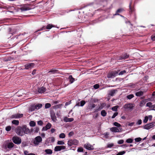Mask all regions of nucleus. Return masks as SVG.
Returning a JSON list of instances; mask_svg holds the SVG:
<instances>
[{
	"label": "nucleus",
	"mask_w": 155,
	"mask_h": 155,
	"mask_svg": "<svg viewBox=\"0 0 155 155\" xmlns=\"http://www.w3.org/2000/svg\"><path fill=\"white\" fill-rule=\"evenodd\" d=\"M24 131L23 126L22 127H18L16 130V133L18 135L20 136H22L24 135Z\"/></svg>",
	"instance_id": "obj_1"
},
{
	"label": "nucleus",
	"mask_w": 155,
	"mask_h": 155,
	"mask_svg": "<svg viewBox=\"0 0 155 155\" xmlns=\"http://www.w3.org/2000/svg\"><path fill=\"white\" fill-rule=\"evenodd\" d=\"M118 71H115L110 72L107 75L108 78H113L118 74Z\"/></svg>",
	"instance_id": "obj_2"
},
{
	"label": "nucleus",
	"mask_w": 155,
	"mask_h": 155,
	"mask_svg": "<svg viewBox=\"0 0 155 155\" xmlns=\"http://www.w3.org/2000/svg\"><path fill=\"white\" fill-rule=\"evenodd\" d=\"M134 107V105L132 103H128L125 104L123 108L126 110H132Z\"/></svg>",
	"instance_id": "obj_3"
},
{
	"label": "nucleus",
	"mask_w": 155,
	"mask_h": 155,
	"mask_svg": "<svg viewBox=\"0 0 155 155\" xmlns=\"http://www.w3.org/2000/svg\"><path fill=\"white\" fill-rule=\"evenodd\" d=\"M78 143V141L76 139H71L68 141V145L71 146L73 145H77Z\"/></svg>",
	"instance_id": "obj_4"
},
{
	"label": "nucleus",
	"mask_w": 155,
	"mask_h": 155,
	"mask_svg": "<svg viewBox=\"0 0 155 155\" xmlns=\"http://www.w3.org/2000/svg\"><path fill=\"white\" fill-rule=\"evenodd\" d=\"M42 141V139L40 136H38L35 138L33 143L36 145H38Z\"/></svg>",
	"instance_id": "obj_5"
},
{
	"label": "nucleus",
	"mask_w": 155,
	"mask_h": 155,
	"mask_svg": "<svg viewBox=\"0 0 155 155\" xmlns=\"http://www.w3.org/2000/svg\"><path fill=\"white\" fill-rule=\"evenodd\" d=\"M13 142L15 144H18L21 143V139L17 136H14L12 138Z\"/></svg>",
	"instance_id": "obj_6"
},
{
	"label": "nucleus",
	"mask_w": 155,
	"mask_h": 155,
	"mask_svg": "<svg viewBox=\"0 0 155 155\" xmlns=\"http://www.w3.org/2000/svg\"><path fill=\"white\" fill-rule=\"evenodd\" d=\"M155 126V122H153L150 123L146 124L143 126L144 129L149 130Z\"/></svg>",
	"instance_id": "obj_7"
},
{
	"label": "nucleus",
	"mask_w": 155,
	"mask_h": 155,
	"mask_svg": "<svg viewBox=\"0 0 155 155\" xmlns=\"http://www.w3.org/2000/svg\"><path fill=\"white\" fill-rule=\"evenodd\" d=\"M46 91V88L44 87H38V91H35L36 94H38L39 93L42 94L45 92Z\"/></svg>",
	"instance_id": "obj_8"
},
{
	"label": "nucleus",
	"mask_w": 155,
	"mask_h": 155,
	"mask_svg": "<svg viewBox=\"0 0 155 155\" xmlns=\"http://www.w3.org/2000/svg\"><path fill=\"white\" fill-rule=\"evenodd\" d=\"M110 130L114 132H119L122 131V128L120 127H112L110 129Z\"/></svg>",
	"instance_id": "obj_9"
},
{
	"label": "nucleus",
	"mask_w": 155,
	"mask_h": 155,
	"mask_svg": "<svg viewBox=\"0 0 155 155\" xmlns=\"http://www.w3.org/2000/svg\"><path fill=\"white\" fill-rule=\"evenodd\" d=\"M66 149V147L64 146H56L54 148V150L55 151H58L61 150H64Z\"/></svg>",
	"instance_id": "obj_10"
},
{
	"label": "nucleus",
	"mask_w": 155,
	"mask_h": 155,
	"mask_svg": "<svg viewBox=\"0 0 155 155\" xmlns=\"http://www.w3.org/2000/svg\"><path fill=\"white\" fill-rule=\"evenodd\" d=\"M23 116V114H16L11 116L10 117V118L11 119L19 118L22 117Z\"/></svg>",
	"instance_id": "obj_11"
},
{
	"label": "nucleus",
	"mask_w": 155,
	"mask_h": 155,
	"mask_svg": "<svg viewBox=\"0 0 155 155\" xmlns=\"http://www.w3.org/2000/svg\"><path fill=\"white\" fill-rule=\"evenodd\" d=\"M35 64L32 63H28L26 64L25 66V69L28 70L34 68Z\"/></svg>",
	"instance_id": "obj_12"
},
{
	"label": "nucleus",
	"mask_w": 155,
	"mask_h": 155,
	"mask_svg": "<svg viewBox=\"0 0 155 155\" xmlns=\"http://www.w3.org/2000/svg\"><path fill=\"white\" fill-rule=\"evenodd\" d=\"M106 106V104L104 103H103L101 104V106L95 109L94 112H97L98 111L102 109L104 107Z\"/></svg>",
	"instance_id": "obj_13"
},
{
	"label": "nucleus",
	"mask_w": 155,
	"mask_h": 155,
	"mask_svg": "<svg viewBox=\"0 0 155 155\" xmlns=\"http://www.w3.org/2000/svg\"><path fill=\"white\" fill-rule=\"evenodd\" d=\"M23 129L24 130V133L26 134H30V131L28 128L27 127L26 125L23 126Z\"/></svg>",
	"instance_id": "obj_14"
},
{
	"label": "nucleus",
	"mask_w": 155,
	"mask_h": 155,
	"mask_svg": "<svg viewBox=\"0 0 155 155\" xmlns=\"http://www.w3.org/2000/svg\"><path fill=\"white\" fill-rule=\"evenodd\" d=\"M84 147L85 148L89 150H92L94 149L93 146L89 143L84 144Z\"/></svg>",
	"instance_id": "obj_15"
},
{
	"label": "nucleus",
	"mask_w": 155,
	"mask_h": 155,
	"mask_svg": "<svg viewBox=\"0 0 155 155\" xmlns=\"http://www.w3.org/2000/svg\"><path fill=\"white\" fill-rule=\"evenodd\" d=\"M53 27H54V25H52L51 24H49L47 25L46 28H45V27L44 26L43 27H42V28H41L40 30H38L37 31H41V30H43V29H51Z\"/></svg>",
	"instance_id": "obj_16"
},
{
	"label": "nucleus",
	"mask_w": 155,
	"mask_h": 155,
	"mask_svg": "<svg viewBox=\"0 0 155 155\" xmlns=\"http://www.w3.org/2000/svg\"><path fill=\"white\" fill-rule=\"evenodd\" d=\"M19 9L21 10V12H23L30 10L31 9V8L25 5L24 6L21 7Z\"/></svg>",
	"instance_id": "obj_17"
},
{
	"label": "nucleus",
	"mask_w": 155,
	"mask_h": 155,
	"mask_svg": "<svg viewBox=\"0 0 155 155\" xmlns=\"http://www.w3.org/2000/svg\"><path fill=\"white\" fill-rule=\"evenodd\" d=\"M146 91H140L137 92L136 93L135 95L137 97H140L143 95L144 93L146 92Z\"/></svg>",
	"instance_id": "obj_18"
},
{
	"label": "nucleus",
	"mask_w": 155,
	"mask_h": 155,
	"mask_svg": "<svg viewBox=\"0 0 155 155\" xmlns=\"http://www.w3.org/2000/svg\"><path fill=\"white\" fill-rule=\"evenodd\" d=\"M51 124L50 123H48L45 127H44L42 129V130H47L51 128Z\"/></svg>",
	"instance_id": "obj_19"
},
{
	"label": "nucleus",
	"mask_w": 155,
	"mask_h": 155,
	"mask_svg": "<svg viewBox=\"0 0 155 155\" xmlns=\"http://www.w3.org/2000/svg\"><path fill=\"white\" fill-rule=\"evenodd\" d=\"M129 56V55L127 54V53H125L120 57L119 60H121L126 59L128 58Z\"/></svg>",
	"instance_id": "obj_20"
},
{
	"label": "nucleus",
	"mask_w": 155,
	"mask_h": 155,
	"mask_svg": "<svg viewBox=\"0 0 155 155\" xmlns=\"http://www.w3.org/2000/svg\"><path fill=\"white\" fill-rule=\"evenodd\" d=\"M64 120L66 122H71L74 120V119L72 118H68L67 117H65L64 118Z\"/></svg>",
	"instance_id": "obj_21"
},
{
	"label": "nucleus",
	"mask_w": 155,
	"mask_h": 155,
	"mask_svg": "<svg viewBox=\"0 0 155 155\" xmlns=\"http://www.w3.org/2000/svg\"><path fill=\"white\" fill-rule=\"evenodd\" d=\"M51 117L52 120L53 121L55 122L57 120L56 117L55 116V114L54 113L51 114Z\"/></svg>",
	"instance_id": "obj_22"
},
{
	"label": "nucleus",
	"mask_w": 155,
	"mask_h": 155,
	"mask_svg": "<svg viewBox=\"0 0 155 155\" xmlns=\"http://www.w3.org/2000/svg\"><path fill=\"white\" fill-rule=\"evenodd\" d=\"M117 91V90H112L109 91V95L111 96H113L114 95L115 92Z\"/></svg>",
	"instance_id": "obj_23"
},
{
	"label": "nucleus",
	"mask_w": 155,
	"mask_h": 155,
	"mask_svg": "<svg viewBox=\"0 0 155 155\" xmlns=\"http://www.w3.org/2000/svg\"><path fill=\"white\" fill-rule=\"evenodd\" d=\"M68 79L70 83H73L75 81V79L74 78L72 75H71L69 76Z\"/></svg>",
	"instance_id": "obj_24"
},
{
	"label": "nucleus",
	"mask_w": 155,
	"mask_h": 155,
	"mask_svg": "<svg viewBox=\"0 0 155 155\" xmlns=\"http://www.w3.org/2000/svg\"><path fill=\"white\" fill-rule=\"evenodd\" d=\"M45 152L48 154H51L52 153V151L50 149H46Z\"/></svg>",
	"instance_id": "obj_25"
},
{
	"label": "nucleus",
	"mask_w": 155,
	"mask_h": 155,
	"mask_svg": "<svg viewBox=\"0 0 155 155\" xmlns=\"http://www.w3.org/2000/svg\"><path fill=\"white\" fill-rule=\"evenodd\" d=\"M147 99H144L142 101H141L140 104V107H142L144 105V104H145L146 102H147Z\"/></svg>",
	"instance_id": "obj_26"
},
{
	"label": "nucleus",
	"mask_w": 155,
	"mask_h": 155,
	"mask_svg": "<svg viewBox=\"0 0 155 155\" xmlns=\"http://www.w3.org/2000/svg\"><path fill=\"white\" fill-rule=\"evenodd\" d=\"M14 145V143L12 142L9 143L8 144L7 147L9 149H11L12 148Z\"/></svg>",
	"instance_id": "obj_27"
},
{
	"label": "nucleus",
	"mask_w": 155,
	"mask_h": 155,
	"mask_svg": "<svg viewBox=\"0 0 155 155\" xmlns=\"http://www.w3.org/2000/svg\"><path fill=\"white\" fill-rule=\"evenodd\" d=\"M29 125L31 127H34L35 126L36 123L33 121H31L29 122Z\"/></svg>",
	"instance_id": "obj_28"
},
{
	"label": "nucleus",
	"mask_w": 155,
	"mask_h": 155,
	"mask_svg": "<svg viewBox=\"0 0 155 155\" xmlns=\"http://www.w3.org/2000/svg\"><path fill=\"white\" fill-rule=\"evenodd\" d=\"M35 109H36V108L35 106H31L29 108V111H34Z\"/></svg>",
	"instance_id": "obj_29"
},
{
	"label": "nucleus",
	"mask_w": 155,
	"mask_h": 155,
	"mask_svg": "<svg viewBox=\"0 0 155 155\" xmlns=\"http://www.w3.org/2000/svg\"><path fill=\"white\" fill-rule=\"evenodd\" d=\"M12 123L16 125H18L19 124V121L18 120H13L12 121Z\"/></svg>",
	"instance_id": "obj_30"
},
{
	"label": "nucleus",
	"mask_w": 155,
	"mask_h": 155,
	"mask_svg": "<svg viewBox=\"0 0 155 155\" xmlns=\"http://www.w3.org/2000/svg\"><path fill=\"white\" fill-rule=\"evenodd\" d=\"M49 139V141H50V143H54L55 141V138L54 137H51L48 138V140Z\"/></svg>",
	"instance_id": "obj_31"
},
{
	"label": "nucleus",
	"mask_w": 155,
	"mask_h": 155,
	"mask_svg": "<svg viewBox=\"0 0 155 155\" xmlns=\"http://www.w3.org/2000/svg\"><path fill=\"white\" fill-rule=\"evenodd\" d=\"M96 106V105L94 104H90L89 105V108L90 109L92 110Z\"/></svg>",
	"instance_id": "obj_32"
},
{
	"label": "nucleus",
	"mask_w": 155,
	"mask_h": 155,
	"mask_svg": "<svg viewBox=\"0 0 155 155\" xmlns=\"http://www.w3.org/2000/svg\"><path fill=\"white\" fill-rule=\"evenodd\" d=\"M101 114L103 117H105L106 116L107 113L105 110H102L101 112Z\"/></svg>",
	"instance_id": "obj_33"
},
{
	"label": "nucleus",
	"mask_w": 155,
	"mask_h": 155,
	"mask_svg": "<svg viewBox=\"0 0 155 155\" xmlns=\"http://www.w3.org/2000/svg\"><path fill=\"white\" fill-rule=\"evenodd\" d=\"M36 109L38 110L42 107V105L41 104H38L35 105Z\"/></svg>",
	"instance_id": "obj_34"
},
{
	"label": "nucleus",
	"mask_w": 155,
	"mask_h": 155,
	"mask_svg": "<svg viewBox=\"0 0 155 155\" xmlns=\"http://www.w3.org/2000/svg\"><path fill=\"white\" fill-rule=\"evenodd\" d=\"M58 70H56L54 69H52L51 70H50L48 73H57L58 71Z\"/></svg>",
	"instance_id": "obj_35"
},
{
	"label": "nucleus",
	"mask_w": 155,
	"mask_h": 155,
	"mask_svg": "<svg viewBox=\"0 0 155 155\" xmlns=\"http://www.w3.org/2000/svg\"><path fill=\"white\" fill-rule=\"evenodd\" d=\"M134 97L133 94H130L127 96V98L128 99H131Z\"/></svg>",
	"instance_id": "obj_36"
},
{
	"label": "nucleus",
	"mask_w": 155,
	"mask_h": 155,
	"mask_svg": "<svg viewBox=\"0 0 155 155\" xmlns=\"http://www.w3.org/2000/svg\"><path fill=\"white\" fill-rule=\"evenodd\" d=\"M152 105V103L150 102H148L146 104V106L149 107L150 108L151 110V107Z\"/></svg>",
	"instance_id": "obj_37"
},
{
	"label": "nucleus",
	"mask_w": 155,
	"mask_h": 155,
	"mask_svg": "<svg viewBox=\"0 0 155 155\" xmlns=\"http://www.w3.org/2000/svg\"><path fill=\"white\" fill-rule=\"evenodd\" d=\"M51 106L50 104L49 103H47L45 104V107L46 109L50 107Z\"/></svg>",
	"instance_id": "obj_38"
},
{
	"label": "nucleus",
	"mask_w": 155,
	"mask_h": 155,
	"mask_svg": "<svg viewBox=\"0 0 155 155\" xmlns=\"http://www.w3.org/2000/svg\"><path fill=\"white\" fill-rule=\"evenodd\" d=\"M118 107V106L117 105L114 106L111 109L114 111H117V108Z\"/></svg>",
	"instance_id": "obj_39"
},
{
	"label": "nucleus",
	"mask_w": 155,
	"mask_h": 155,
	"mask_svg": "<svg viewBox=\"0 0 155 155\" xmlns=\"http://www.w3.org/2000/svg\"><path fill=\"white\" fill-rule=\"evenodd\" d=\"M133 140L131 138H128L126 140V142L127 143H131L133 141Z\"/></svg>",
	"instance_id": "obj_40"
},
{
	"label": "nucleus",
	"mask_w": 155,
	"mask_h": 155,
	"mask_svg": "<svg viewBox=\"0 0 155 155\" xmlns=\"http://www.w3.org/2000/svg\"><path fill=\"white\" fill-rule=\"evenodd\" d=\"M113 124L114 126L117 127H120L121 126V125L117 122H115L113 123Z\"/></svg>",
	"instance_id": "obj_41"
},
{
	"label": "nucleus",
	"mask_w": 155,
	"mask_h": 155,
	"mask_svg": "<svg viewBox=\"0 0 155 155\" xmlns=\"http://www.w3.org/2000/svg\"><path fill=\"white\" fill-rule=\"evenodd\" d=\"M65 136L64 133L61 134L59 136V137L61 138H64L65 137Z\"/></svg>",
	"instance_id": "obj_42"
},
{
	"label": "nucleus",
	"mask_w": 155,
	"mask_h": 155,
	"mask_svg": "<svg viewBox=\"0 0 155 155\" xmlns=\"http://www.w3.org/2000/svg\"><path fill=\"white\" fill-rule=\"evenodd\" d=\"M84 150L83 148L82 147H79L77 150V152H83Z\"/></svg>",
	"instance_id": "obj_43"
},
{
	"label": "nucleus",
	"mask_w": 155,
	"mask_h": 155,
	"mask_svg": "<svg viewBox=\"0 0 155 155\" xmlns=\"http://www.w3.org/2000/svg\"><path fill=\"white\" fill-rule=\"evenodd\" d=\"M148 117L147 116H145L144 119L143 120V122L145 123H147L148 120Z\"/></svg>",
	"instance_id": "obj_44"
},
{
	"label": "nucleus",
	"mask_w": 155,
	"mask_h": 155,
	"mask_svg": "<svg viewBox=\"0 0 155 155\" xmlns=\"http://www.w3.org/2000/svg\"><path fill=\"white\" fill-rule=\"evenodd\" d=\"M125 151H121L118 153L116 155H123L125 153Z\"/></svg>",
	"instance_id": "obj_45"
},
{
	"label": "nucleus",
	"mask_w": 155,
	"mask_h": 155,
	"mask_svg": "<svg viewBox=\"0 0 155 155\" xmlns=\"http://www.w3.org/2000/svg\"><path fill=\"white\" fill-rule=\"evenodd\" d=\"M86 102L82 100L80 102V106L82 107L85 104Z\"/></svg>",
	"instance_id": "obj_46"
},
{
	"label": "nucleus",
	"mask_w": 155,
	"mask_h": 155,
	"mask_svg": "<svg viewBox=\"0 0 155 155\" xmlns=\"http://www.w3.org/2000/svg\"><path fill=\"white\" fill-rule=\"evenodd\" d=\"M64 143L63 141H58L57 142V144L58 145H63Z\"/></svg>",
	"instance_id": "obj_47"
},
{
	"label": "nucleus",
	"mask_w": 155,
	"mask_h": 155,
	"mask_svg": "<svg viewBox=\"0 0 155 155\" xmlns=\"http://www.w3.org/2000/svg\"><path fill=\"white\" fill-rule=\"evenodd\" d=\"M114 146V144L113 143H109L108 144L107 146V148H111Z\"/></svg>",
	"instance_id": "obj_48"
},
{
	"label": "nucleus",
	"mask_w": 155,
	"mask_h": 155,
	"mask_svg": "<svg viewBox=\"0 0 155 155\" xmlns=\"http://www.w3.org/2000/svg\"><path fill=\"white\" fill-rule=\"evenodd\" d=\"M11 127L10 126H7L6 127L5 130L7 131H9L11 130Z\"/></svg>",
	"instance_id": "obj_49"
},
{
	"label": "nucleus",
	"mask_w": 155,
	"mask_h": 155,
	"mask_svg": "<svg viewBox=\"0 0 155 155\" xmlns=\"http://www.w3.org/2000/svg\"><path fill=\"white\" fill-rule=\"evenodd\" d=\"M132 3V2H130L129 4V7L130 12H132L133 11V9L131 7V5Z\"/></svg>",
	"instance_id": "obj_50"
},
{
	"label": "nucleus",
	"mask_w": 155,
	"mask_h": 155,
	"mask_svg": "<svg viewBox=\"0 0 155 155\" xmlns=\"http://www.w3.org/2000/svg\"><path fill=\"white\" fill-rule=\"evenodd\" d=\"M62 105V104H58L54 106V108H58L61 107Z\"/></svg>",
	"instance_id": "obj_51"
},
{
	"label": "nucleus",
	"mask_w": 155,
	"mask_h": 155,
	"mask_svg": "<svg viewBox=\"0 0 155 155\" xmlns=\"http://www.w3.org/2000/svg\"><path fill=\"white\" fill-rule=\"evenodd\" d=\"M126 71L125 70H123L120 71L118 74L119 75H122L124 73H126Z\"/></svg>",
	"instance_id": "obj_52"
},
{
	"label": "nucleus",
	"mask_w": 155,
	"mask_h": 155,
	"mask_svg": "<svg viewBox=\"0 0 155 155\" xmlns=\"http://www.w3.org/2000/svg\"><path fill=\"white\" fill-rule=\"evenodd\" d=\"M135 140L136 142H139L141 140V138L140 137L137 138H135Z\"/></svg>",
	"instance_id": "obj_53"
},
{
	"label": "nucleus",
	"mask_w": 155,
	"mask_h": 155,
	"mask_svg": "<svg viewBox=\"0 0 155 155\" xmlns=\"http://www.w3.org/2000/svg\"><path fill=\"white\" fill-rule=\"evenodd\" d=\"M142 123V120L140 119L138 120L136 123L137 125H140Z\"/></svg>",
	"instance_id": "obj_54"
},
{
	"label": "nucleus",
	"mask_w": 155,
	"mask_h": 155,
	"mask_svg": "<svg viewBox=\"0 0 155 155\" xmlns=\"http://www.w3.org/2000/svg\"><path fill=\"white\" fill-rule=\"evenodd\" d=\"M109 134V132H106L104 134V135L105 137L106 138H108L109 137L108 135Z\"/></svg>",
	"instance_id": "obj_55"
},
{
	"label": "nucleus",
	"mask_w": 155,
	"mask_h": 155,
	"mask_svg": "<svg viewBox=\"0 0 155 155\" xmlns=\"http://www.w3.org/2000/svg\"><path fill=\"white\" fill-rule=\"evenodd\" d=\"M151 38L153 41H155V34L152 35L151 36Z\"/></svg>",
	"instance_id": "obj_56"
},
{
	"label": "nucleus",
	"mask_w": 155,
	"mask_h": 155,
	"mask_svg": "<svg viewBox=\"0 0 155 155\" xmlns=\"http://www.w3.org/2000/svg\"><path fill=\"white\" fill-rule=\"evenodd\" d=\"M37 124L38 125L42 126L43 124V122L41 120L38 121Z\"/></svg>",
	"instance_id": "obj_57"
},
{
	"label": "nucleus",
	"mask_w": 155,
	"mask_h": 155,
	"mask_svg": "<svg viewBox=\"0 0 155 155\" xmlns=\"http://www.w3.org/2000/svg\"><path fill=\"white\" fill-rule=\"evenodd\" d=\"M118 113L117 112H115L114 113L112 117V118H114L117 116V115Z\"/></svg>",
	"instance_id": "obj_58"
},
{
	"label": "nucleus",
	"mask_w": 155,
	"mask_h": 155,
	"mask_svg": "<svg viewBox=\"0 0 155 155\" xmlns=\"http://www.w3.org/2000/svg\"><path fill=\"white\" fill-rule=\"evenodd\" d=\"M99 87V86L97 84H95L94 85V87L95 89H97Z\"/></svg>",
	"instance_id": "obj_59"
},
{
	"label": "nucleus",
	"mask_w": 155,
	"mask_h": 155,
	"mask_svg": "<svg viewBox=\"0 0 155 155\" xmlns=\"http://www.w3.org/2000/svg\"><path fill=\"white\" fill-rule=\"evenodd\" d=\"M35 132L36 133H37L39 131V128L38 127H36L35 128Z\"/></svg>",
	"instance_id": "obj_60"
},
{
	"label": "nucleus",
	"mask_w": 155,
	"mask_h": 155,
	"mask_svg": "<svg viewBox=\"0 0 155 155\" xmlns=\"http://www.w3.org/2000/svg\"><path fill=\"white\" fill-rule=\"evenodd\" d=\"M124 140H119L118 142V143L119 144H122L123 143Z\"/></svg>",
	"instance_id": "obj_61"
},
{
	"label": "nucleus",
	"mask_w": 155,
	"mask_h": 155,
	"mask_svg": "<svg viewBox=\"0 0 155 155\" xmlns=\"http://www.w3.org/2000/svg\"><path fill=\"white\" fill-rule=\"evenodd\" d=\"M56 130L54 128H51V133H53L55 132Z\"/></svg>",
	"instance_id": "obj_62"
},
{
	"label": "nucleus",
	"mask_w": 155,
	"mask_h": 155,
	"mask_svg": "<svg viewBox=\"0 0 155 155\" xmlns=\"http://www.w3.org/2000/svg\"><path fill=\"white\" fill-rule=\"evenodd\" d=\"M123 11V9H118L117 11V13H120L121 12Z\"/></svg>",
	"instance_id": "obj_63"
},
{
	"label": "nucleus",
	"mask_w": 155,
	"mask_h": 155,
	"mask_svg": "<svg viewBox=\"0 0 155 155\" xmlns=\"http://www.w3.org/2000/svg\"><path fill=\"white\" fill-rule=\"evenodd\" d=\"M151 110H155V104L152 105Z\"/></svg>",
	"instance_id": "obj_64"
}]
</instances>
